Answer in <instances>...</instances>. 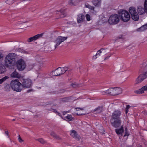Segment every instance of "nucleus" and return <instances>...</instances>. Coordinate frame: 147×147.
Here are the masks:
<instances>
[{
	"mask_svg": "<svg viewBox=\"0 0 147 147\" xmlns=\"http://www.w3.org/2000/svg\"><path fill=\"white\" fill-rule=\"evenodd\" d=\"M110 122L112 125L114 127L117 128L119 126V111H115L113 113Z\"/></svg>",
	"mask_w": 147,
	"mask_h": 147,
	"instance_id": "obj_1",
	"label": "nucleus"
},
{
	"mask_svg": "<svg viewBox=\"0 0 147 147\" xmlns=\"http://www.w3.org/2000/svg\"><path fill=\"white\" fill-rule=\"evenodd\" d=\"M17 55L15 53H10L6 55L5 62L7 65H11L14 64L17 60Z\"/></svg>",
	"mask_w": 147,
	"mask_h": 147,
	"instance_id": "obj_2",
	"label": "nucleus"
},
{
	"mask_svg": "<svg viewBox=\"0 0 147 147\" xmlns=\"http://www.w3.org/2000/svg\"><path fill=\"white\" fill-rule=\"evenodd\" d=\"M22 85V84L17 79L12 80L10 83L12 89L16 92H20L21 91Z\"/></svg>",
	"mask_w": 147,
	"mask_h": 147,
	"instance_id": "obj_3",
	"label": "nucleus"
},
{
	"mask_svg": "<svg viewBox=\"0 0 147 147\" xmlns=\"http://www.w3.org/2000/svg\"><path fill=\"white\" fill-rule=\"evenodd\" d=\"M68 69V68L67 67H59L56 69L54 71L52 72V74L55 76L61 75L65 73Z\"/></svg>",
	"mask_w": 147,
	"mask_h": 147,
	"instance_id": "obj_4",
	"label": "nucleus"
},
{
	"mask_svg": "<svg viewBox=\"0 0 147 147\" xmlns=\"http://www.w3.org/2000/svg\"><path fill=\"white\" fill-rule=\"evenodd\" d=\"M120 17L122 20L126 22L129 20L130 18L129 14L128 12L125 10H120Z\"/></svg>",
	"mask_w": 147,
	"mask_h": 147,
	"instance_id": "obj_5",
	"label": "nucleus"
},
{
	"mask_svg": "<svg viewBox=\"0 0 147 147\" xmlns=\"http://www.w3.org/2000/svg\"><path fill=\"white\" fill-rule=\"evenodd\" d=\"M129 11L131 16L132 19L136 21L138 20L139 17L136 11L135 8L133 7H131L129 8Z\"/></svg>",
	"mask_w": 147,
	"mask_h": 147,
	"instance_id": "obj_6",
	"label": "nucleus"
},
{
	"mask_svg": "<svg viewBox=\"0 0 147 147\" xmlns=\"http://www.w3.org/2000/svg\"><path fill=\"white\" fill-rule=\"evenodd\" d=\"M119 21L118 15L114 14L112 15L108 20L109 23L111 24H117Z\"/></svg>",
	"mask_w": 147,
	"mask_h": 147,
	"instance_id": "obj_7",
	"label": "nucleus"
},
{
	"mask_svg": "<svg viewBox=\"0 0 147 147\" xmlns=\"http://www.w3.org/2000/svg\"><path fill=\"white\" fill-rule=\"evenodd\" d=\"M119 88L115 87L110 88L105 91V93L113 96L119 94Z\"/></svg>",
	"mask_w": 147,
	"mask_h": 147,
	"instance_id": "obj_8",
	"label": "nucleus"
},
{
	"mask_svg": "<svg viewBox=\"0 0 147 147\" xmlns=\"http://www.w3.org/2000/svg\"><path fill=\"white\" fill-rule=\"evenodd\" d=\"M147 78V71L140 74L136 79L135 81V84L141 83Z\"/></svg>",
	"mask_w": 147,
	"mask_h": 147,
	"instance_id": "obj_9",
	"label": "nucleus"
},
{
	"mask_svg": "<svg viewBox=\"0 0 147 147\" xmlns=\"http://www.w3.org/2000/svg\"><path fill=\"white\" fill-rule=\"evenodd\" d=\"M16 64L17 68L19 70H23L25 67V63L22 59L18 60Z\"/></svg>",
	"mask_w": 147,
	"mask_h": 147,
	"instance_id": "obj_10",
	"label": "nucleus"
},
{
	"mask_svg": "<svg viewBox=\"0 0 147 147\" xmlns=\"http://www.w3.org/2000/svg\"><path fill=\"white\" fill-rule=\"evenodd\" d=\"M67 38V37L58 36L54 41V42L56 43L55 46V49H56L62 42L66 40Z\"/></svg>",
	"mask_w": 147,
	"mask_h": 147,
	"instance_id": "obj_11",
	"label": "nucleus"
},
{
	"mask_svg": "<svg viewBox=\"0 0 147 147\" xmlns=\"http://www.w3.org/2000/svg\"><path fill=\"white\" fill-rule=\"evenodd\" d=\"M22 86L26 88H30L31 86L32 82L31 80L29 79H23L22 81Z\"/></svg>",
	"mask_w": 147,
	"mask_h": 147,
	"instance_id": "obj_12",
	"label": "nucleus"
},
{
	"mask_svg": "<svg viewBox=\"0 0 147 147\" xmlns=\"http://www.w3.org/2000/svg\"><path fill=\"white\" fill-rule=\"evenodd\" d=\"M43 35V33H42L40 34H38L33 36L30 37L27 39V41L28 42H30L35 41L40 38Z\"/></svg>",
	"mask_w": 147,
	"mask_h": 147,
	"instance_id": "obj_13",
	"label": "nucleus"
},
{
	"mask_svg": "<svg viewBox=\"0 0 147 147\" xmlns=\"http://www.w3.org/2000/svg\"><path fill=\"white\" fill-rule=\"evenodd\" d=\"M56 14H60V18H63L65 17L66 16L65 13V9L64 8H61L59 10V11H56Z\"/></svg>",
	"mask_w": 147,
	"mask_h": 147,
	"instance_id": "obj_14",
	"label": "nucleus"
},
{
	"mask_svg": "<svg viewBox=\"0 0 147 147\" xmlns=\"http://www.w3.org/2000/svg\"><path fill=\"white\" fill-rule=\"evenodd\" d=\"M85 16L83 14L78 15L77 16V22L78 23L83 22L85 19Z\"/></svg>",
	"mask_w": 147,
	"mask_h": 147,
	"instance_id": "obj_15",
	"label": "nucleus"
},
{
	"mask_svg": "<svg viewBox=\"0 0 147 147\" xmlns=\"http://www.w3.org/2000/svg\"><path fill=\"white\" fill-rule=\"evenodd\" d=\"M137 11L139 14L141 15L143 14L145 12L147 13V11L145 8L144 7V8L141 6H139L138 7Z\"/></svg>",
	"mask_w": 147,
	"mask_h": 147,
	"instance_id": "obj_16",
	"label": "nucleus"
},
{
	"mask_svg": "<svg viewBox=\"0 0 147 147\" xmlns=\"http://www.w3.org/2000/svg\"><path fill=\"white\" fill-rule=\"evenodd\" d=\"M70 135L73 138L76 139H78L79 140L80 138V137L78 136L76 131L74 130H73L71 131Z\"/></svg>",
	"mask_w": 147,
	"mask_h": 147,
	"instance_id": "obj_17",
	"label": "nucleus"
},
{
	"mask_svg": "<svg viewBox=\"0 0 147 147\" xmlns=\"http://www.w3.org/2000/svg\"><path fill=\"white\" fill-rule=\"evenodd\" d=\"M147 90V86H143L139 90H136L135 92L137 94H141L144 93V91Z\"/></svg>",
	"mask_w": 147,
	"mask_h": 147,
	"instance_id": "obj_18",
	"label": "nucleus"
},
{
	"mask_svg": "<svg viewBox=\"0 0 147 147\" xmlns=\"http://www.w3.org/2000/svg\"><path fill=\"white\" fill-rule=\"evenodd\" d=\"M140 67L141 71L147 69V61H146L141 64L140 65Z\"/></svg>",
	"mask_w": 147,
	"mask_h": 147,
	"instance_id": "obj_19",
	"label": "nucleus"
},
{
	"mask_svg": "<svg viewBox=\"0 0 147 147\" xmlns=\"http://www.w3.org/2000/svg\"><path fill=\"white\" fill-rule=\"evenodd\" d=\"M101 0H94L92 1V3L96 7H99L100 6Z\"/></svg>",
	"mask_w": 147,
	"mask_h": 147,
	"instance_id": "obj_20",
	"label": "nucleus"
},
{
	"mask_svg": "<svg viewBox=\"0 0 147 147\" xmlns=\"http://www.w3.org/2000/svg\"><path fill=\"white\" fill-rule=\"evenodd\" d=\"M11 77L14 78H20L21 77V75L15 70L11 75Z\"/></svg>",
	"mask_w": 147,
	"mask_h": 147,
	"instance_id": "obj_21",
	"label": "nucleus"
},
{
	"mask_svg": "<svg viewBox=\"0 0 147 147\" xmlns=\"http://www.w3.org/2000/svg\"><path fill=\"white\" fill-rule=\"evenodd\" d=\"M80 0H69L68 3L69 5H76L78 3Z\"/></svg>",
	"mask_w": 147,
	"mask_h": 147,
	"instance_id": "obj_22",
	"label": "nucleus"
},
{
	"mask_svg": "<svg viewBox=\"0 0 147 147\" xmlns=\"http://www.w3.org/2000/svg\"><path fill=\"white\" fill-rule=\"evenodd\" d=\"M125 134L123 136V139L124 141H126L127 139L128 136L129 135V134L127 131V127H125Z\"/></svg>",
	"mask_w": 147,
	"mask_h": 147,
	"instance_id": "obj_23",
	"label": "nucleus"
},
{
	"mask_svg": "<svg viewBox=\"0 0 147 147\" xmlns=\"http://www.w3.org/2000/svg\"><path fill=\"white\" fill-rule=\"evenodd\" d=\"M103 107L99 106L98 107L92 110L91 111V112L93 113L94 112H97V113H100L103 110Z\"/></svg>",
	"mask_w": 147,
	"mask_h": 147,
	"instance_id": "obj_24",
	"label": "nucleus"
},
{
	"mask_svg": "<svg viewBox=\"0 0 147 147\" xmlns=\"http://www.w3.org/2000/svg\"><path fill=\"white\" fill-rule=\"evenodd\" d=\"M54 138L59 140H60L61 139V138L59 136L57 135L54 132L52 131L50 134Z\"/></svg>",
	"mask_w": 147,
	"mask_h": 147,
	"instance_id": "obj_25",
	"label": "nucleus"
},
{
	"mask_svg": "<svg viewBox=\"0 0 147 147\" xmlns=\"http://www.w3.org/2000/svg\"><path fill=\"white\" fill-rule=\"evenodd\" d=\"M146 29H147V23L141 26L140 28H138L137 29V31H143Z\"/></svg>",
	"mask_w": 147,
	"mask_h": 147,
	"instance_id": "obj_26",
	"label": "nucleus"
},
{
	"mask_svg": "<svg viewBox=\"0 0 147 147\" xmlns=\"http://www.w3.org/2000/svg\"><path fill=\"white\" fill-rule=\"evenodd\" d=\"M11 87L10 85H5L4 87V90L7 92L9 91L11 89Z\"/></svg>",
	"mask_w": 147,
	"mask_h": 147,
	"instance_id": "obj_27",
	"label": "nucleus"
},
{
	"mask_svg": "<svg viewBox=\"0 0 147 147\" xmlns=\"http://www.w3.org/2000/svg\"><path fill=\"white\" fill-rule=\"evenodd\" d=\"M104 51V49H100V50L98 51L96 55L93 56V59H96L97 58L96 56L98 55H100V53H102V51Z\"/></svg>",
	"mask_w": 147,
	"mask_h": 147,
	"instance_id": "obj_28",
	"label": "nucleus"
},
{
	"mask_svg": "<svg viewBox=\"0 0 147 147\" xmlns=\"http://www.w3.org/2000/svg\"><path fill=\"white\" fill-rule=\"evenodd\" d=\"M6 69L5 67L3 65L0 66V74L4 73L6 71Z\"/></svg>",
	"mask_w": 147,
	"mask_h": 147,
	"instance_id": "obj_29",
	"label": "nucleus"
},
{
	"mask_svg": "<svg viewBox=\"0 0 147 147\" xmlns=\"http://www.w3.org/2000/svg\"><path fill=\"white\" fill-rule=\"evenodd\" d=\"M36 140L38 141L40 143L42 144H44L47 143V142L43 139L42 138H40L38 139H35Z\"/></svg>",
	"mask_w": 147,
	"mask_h": 147,
	"instance_id": "obj_30",
	"label": "nucleus"
},
{
	"mask_svg": "<svg viewBox=\"0 0 147 147\" xmlns=\"http://www.w3.org/2000/svg\"><path fill=\"white\" fill-rule=\"evenodd\" d=\"M85 6L86 7L89 8V9L92 10H94L95 8L94 7L88 4L87 3H85Z\"/></svg>",
	"mask_w": 147,
	"mask_h": 147,
	"instance_id": "obj_31",
	"label": "nucleus"
},
{
	"mask_svg": "<svg viewBox=\"0 0 147 147\" xmlns=\"http://www.w3.org/2000/svg\"><path fill=\"white\" fill-rule=\"evenodd\" d=\"M71 86L74 88H77L82 86V85L80 84H77L76 83H74L71 84Z\"/></svg>",
	"mask_w": 147,
	"mask_h": 147,
	"instance_id": "obj_32",
	"label": "nucleus"
},
{
	"mask_svg": "<svg viewBox=\"0 0 147 147\" xmlns=\"http://www.w3.org/2000/svg\"><path fill=\"white\" fill-rule=\"evenodd\" d=\"M120 70H121L122 71H123L126 70V67L125 65L123 64H121L120 66Z\"/></svg>",
	"mask_w": 147,
	"mask_h": 147,
	"instance_id": "obj_33",
	"label": "nucleus"
},
{
	"mask_svg": "<svg viewBox=\"0 0 147 147\" xmlns=\"http://www.w3.org/2000/svg\"><path fill=\"white\" fill-rule=\"evenodd\" d=\"M8 77L5 76L1 79H0V84H2L4 81H5L6 79H8Z\"/></svg>",
	"mask_w": 147,
	"mask_h": 147,
	"instance_id": "obj_34",
	"label": "nucleus"
},
{
	"mask_svg": "<svg viewBox=\"0 0 147 147\" xmlns=\"http://www.w3.org/2000/svg\"><path fill=\"white\" fill-rule=\"evenodd\" d=\"M131 107V106L129 105H126V108L125 109V113H127L128 111V109Z\"/></svg>",
	"mask_w": 147,
	"mask_h": 147,
	"instance_id": "obj_35",
	"label": "nucleus"
},
{
	"mask_svg": "<svg viewBox=\"0 0 147 147\" xmlns=\"http://www.w3.org/2000/svg\"><path fill=\"white\" fill-rule=\"evenodd\" d=\"M66 119H68L69 121H71L72 120L73 118L72 117V116L70 115H67L65 117Z\"/></svg>",
	"mask_w": 147,
	"mask_h": 147,
	"instance_id": "obj_36",
	"label": "nucleus"
},
{
	"mask_svg": "<svg viewBox=\"0 0 147 147\" xmlns=\"http://www.w3.org/2000/svg\"><path fill=\"white\" fill-rule=\"evenodd\" d=\"M14 2L13 0H7L6 1L7 3L9 5L12 4Z\"/></svg>",
	"mask_w": 147,
	"mask_h": 147,
	"instance_id": "obj_37",
	"label": "nucleus"
},
{
	"mask_svg": "<svg viewBox=\"0 0 147 147\" xmlns=\"http://www.w3.org/2000/svg\"><path fill=\"white\" fill-rule=\"evenodd\" d=\"M86 17L87 21H89L90 20V16L89 14H86Z\"/></svg>",
	"mask_w": 147,
	"mask_h": 147,
	"instance_id": "obj_38",
	"label": "nucleus"
},
{
	"mask_svg": "<svg viewBox=\"0 0 147 147\" xmlns=\"http://www.w3.org/2000/svg\"><path fill=\"white\" fill-rule=\"evenodd\" d=\"M124 131L123 127V126H121L120 128V135H122Z\"/></svg>",
	"mask_w": 147,
	"mask_h": 147,
	"instance_id": "obj_39",
	"label": "nucleus"
},
{
	"mask_svg": "<svg viewBox=\"0 0 147 147\" xmlns=\"http://www.w3.org/2000/svg\"><path fill=\"white\" fill-rule=\"evenodd\" d=\"M101 49H103L104 50L103 51H102V53H103L104 54L107 53L109 52V51L107 50V49H104V48H102Z\"/></svg>",
	"mask_w": 147,
	"mask_h": 147,
	"instance_id": "obj_40",
	"label": "nucleus"
},
{
	"mask_svg": "<svg viewBox=\"0 0 147 147\" xmlns=\"http://www.w3.org/2000/svg\"><path fill=\"white\" fill-rule=\"evenodd\" d=\"M18 137V140L19 142L22 143L24 141V140L21 138L20 135H19Z\"/></svg>",
	"mask_w": 147,
	"mask_h": 147,
	"instance_id": "obj_41",
	"label": "nucleus"
},
{
	"mask_svg": "<svg viewBox=\"0 0 147 147\" xmlns=\"http://www.w3.org/2000/svg\"><path fill=\"white\" fill-rule=\"evenodd\" d=\"M3 57V55L2 53L0 52V61H1Z\"/></svg>",
	"mask_w": 147,
	"mask_h": 147,
	"instance_id": "obj_42",
	"label": "nucleus"
},
{
	"mask_svg": "<svg viewBox=\"0 0 147 147\" xmlns=\"http://www.w3.org/2000/svg\"><path fill=\"white\" fill-rule=\"evenodd\" d=\"M75 109L76 111H78L79 109L81 110H83L84 109V108H80L79 107H77L75 108Z\"/></svg>",
	"mask_w": 147,
	"mask_h": 147,
	"instance_id": "obj_43",
	"label": "nucleus"
},
{
	"mask_svg": "<svg viewBox=\"0 0 147 147\" xmlns=\"http://www.w3.org/2000/svg\"><path fill=\"white\" fill-rule=\"evenodd\" d=\"M115 132L118 135L119 134V129H115Z\"/></svg>",
	"mask_w": 147,
	"mask_h": 147,
	"instance_id": "obj_44",
	"label": "nucleus"
},
{
	"mask_svg": "<svg viewBox=\"0 0 147 147\" xmlns=\"http://www.w3.org/2000/svg\"><path fill=\"white\" fill-rule=\"evenodd\" d=\"M67 99L66 98H63L61 99V100L62 101L65 102L67 101Z\"/></svg>",
	"mask_w": 147,
	"mask_h": 147,
	"instance_id": "obj_45",
	"label": "nucleus"
},
{
	"mask_svg": "<svg viewBox=\"0 0 147 147\" xmlns=\"http://www.w3.org/2000/svg\"><path fill=\"white\" fill-rule=\"evenodd\" d=\"M5 134H6L8 137L9 136V133L7 131H5Z\"/></svg>",
	"mask_w": 147,
	"mask_h": 147,
	"instance_id": "obj_46",
	"label": "nucleus"
},
{
	"mask_svg": "<svg viewBox=\"0 0 147 147\" xmlns=\"http://www.w3.org/2000/svg\"><path fill=\"white\" fill-rule=\"evenodd\" d=\"M110 57V56H107L105 58V59L104 60H107L108 59L109 57Z\"/></svg>",
	"mask_w": 147,
	"mask_h": 147,
	"instance_id": "obj_47",
	"label": "nucleus"
},
{
	"mask_svg": "<svg viewBox=\"0 0 147 147\" xmlns=\"http://www.w3.org/2000/svg\"><path fill=\"white\" fill-rule=\"evenodd\" d=\"M123 90L121 88H120V94L122 93L123 92Z\"/></svg>",
	"mask_w": 147,
	"mask_h": 147,
	"instance_id": "obj_48",
	"label": "nucleus"
},
{
	"mask_svg": "<svg viewBox=\"0 0 147 147\" xmlns=\"http://www.w3.org/2000/svg\"><path fill=\"white\" fill-rule=\"evenodd\" d=\"M68 112V111L63 112V115H65Z\"/></svg>",
	"mask_w": 147,
	"mask_h": 147,
	"instance_id": "obj_49",
	"label": "nucleus"
},
{
	"mask_svg": "<svg viewBox=\"0 0 147 147\" xmlns=\"http://www.w3.org/2000/svg\"><path fill=\"white\" fill-rule=\"evenodd\" d=\"M22 52L24 53L27 54V52L25 51H22Z\"/></svg>",
	"mask_w": 147,
	"mask_h": 147,
	"instance_id": "obj_50",
	"label": "nucleus"
},
{
	"mask_svg": "<svg viewBox=\"0 0 147 147\" xmlns=\"http://www.w3.org/2000/svg\"><path fill=\"white\" fill-rule=\"evenodd\" d=\"M41 66H39L38 67V69L37 70H39L41 68Z\"/></svg>",
	"mask_w": 147,
	"mask_h": 147,
	"instance_id": "obj_51",
	"label": "nucleus"
},
{
	"mask_svg": "<svg viewBox=\"0 0 147 147\" xmlns=\"http://www.w3.org/2000/svg\"><path fill=\"white\" fill-rule=\"evenodd\" d=\"M52 109L53 110V111L55 112H57L55 109Z\"/></svg>",
	"mask_w": 147,
	"mask_h": 147,
	"instance_id": "obj_52",
	"label": "nucleus"
},
{
	"mask_svg": "<svg viewBox=\"0 0 147 147\" xmlns=\"http://www.w3.org/2000/svg\"><path fill=\"white\" fill-rule=\"evenodd\" d=\"M77 114L78 115H84L85 114Z\"/></svg>",
	"mask_w": 147,
	"mask_h": 147,
	"instance_id": "obj_53",
	"label": "nucleus"
},
{
	"mask_svg": "<svg viewBox=\"0 0 147 147\" xmlns=\"http://www.w3.org/2000/svg\"><path fill=\"white\" fill-rule=\"evenodd\" d=\"M121 37H120V41H121V40L122 38H122Z\"/></svg>",
	"mask_w": 147,
	"mask_h": 147,
	"instance_id": "obj_54",
	"label": "nucleus"
},
{
	"mask_svg": "<svg viewBox=\"0 0 147 147\" xmlns=\"http://www.w3.org/2000/svg\"><path fill=\"white\" fill-rule=\"evenodd\" d=\"M138 147H142V146L141 145L138 146Z\"/></svg>",
	"mask_w": 147,
	"mask_h": 147,
	"instance_id": "obj_55",
	"label": "nucleus"
},
{
	"mask_svg": "<svg viewBox=\"0 0 147 147\" xmlns=\"http://www.w3.org/2000/svg\"><path fill=\"white\" fill-rule=\"evenodd\" d=\"M16 120L15 119H13L12 120L13 121H15Z\"/></svg>",
	"mask_w": 147,
	"mask_h": 147,
	"instance_id": "obj_56",
	"label": "nucleus"
},
{
	"mask_svg": "<svg viewBox=\"0 0 147 147\" xmlns=\"http://www.w3.org/2000/svg\"><path fill=\"white\" fill-rule=\"evenodd\" d=\"M31 9V8H30V10L32 11H33V10H32L31 9Z\"/></svg>",
	"mask_w": 147,
	"mask_h": 147,
	"instance_id": "obj_57",
	"label": "nucleus"
},
{
	"mask_svg": "<svg viewBox=\"0 0 147 147\" xmlns=\"http://www.w3.org/2000/svg\"><path fill=\"white\" fill-rule=\"evenodd\" d=\"M128 147H131V146H128Z\"/></svg>",
	"mask_w": 147,
	"mask_h": 147,
	"instance_id": "obj_58",
	"label": "nucleus"
},
{
	"mask_svg": "<svg viewBox=\"0 0 147 147\" xmlns=\"http://www.w3.org/2000/svg\"><path fill=\"white\" fill-rule=\"evenodd\" d=\"M118 13L119 14V11H118Z\"/></svg>",
	"mask_w": 147,
	"mask_h": 147,
	"instance_id": "obj_59",
	"label": "nucleus"
}]
</instances>
